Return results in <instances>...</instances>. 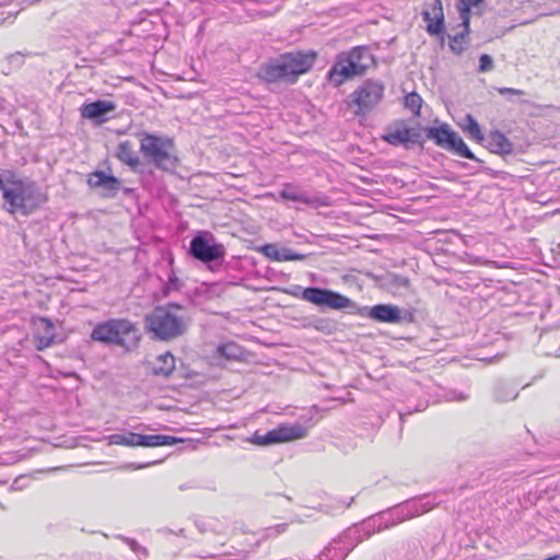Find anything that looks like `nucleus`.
<instances>
[{
	"label": "nucleus",
	"instance_id": "f257e3e1",
	"mask_svg": "<svg viewBox=\"0 0 560 560\" xmlns=\"http://www.w3.org/2000/svg\"><path fill=\"white\" fill-rule=\"evenodd\" d=\"M0 190L11 213L27 215L47 201V194L34 180L10 170L0 173Z\"/></svg>",
	"mask_w": 560,
	"mask_h": 560
},
{
	"label": "nucleus",
	"instance_id": "f03ea898",
	"mask_svg": "<svg viewBox=\"0 0 560 560\" xmlns=\"http://www.w3.org/2000/svg\"><path fill=\"white\" fill-rule=\"evenodd\" d=\"M316 56L313 50L282 54L278 58L262 63L258 69L257 78L268 83H293L299 75L306 73L313 67Z\"/></svg>",
	"mask_w": 560,
	"mask_h": 560
},
{
	"label": "nucleus",
	"instance_id": "7ed1b4c3",
	"mask_svg": "<svg viewBox=\"0 0 560 560\" xmlns=\"http://www.w3.org/2000/svg\"><path fill=\"white\" fill-rule=\"evenodd\" d=\"M91 340L108 346H118L127 351L136 349L141 335L135 323L127 318H112L97 323L91 335Z\"/></svg>",
	"mask_w": 560,
	"mask_h": 560
},
{
	"label": "nucleus",
	"instance_id": "20e7f679",
	"mask_svg": "<svg viewBox=\"0 0 560 560\" xmlns=\"http://www.w3.org/2000/svg\"><path fill=\"white\" fill-rule=\"evenodd\" d=\"M182 307L175 304L158 306L144 317L147 330L154 339L170 341L183 336L187 322L179 314Z\"/></svg>",
	"mask_w": 560,
	"mask_h": 560
},
{
	"label": "nucleus",
	"instance_id": "39448f33",
	"mask_svg": "<svg viewBox=\"0 0 560 560\" xmlns=\"http://www.w3.org/2000/svg\"><path fill=\"white\" fill-rule=\"evenodd\" d=\"M140 137V152L148 163L165 172H171L177 166L178 159L172 138L148 132L141 133Z\"/></svg>",
	"mask_w": 560,
	"mask_h": 560
},
{
	"label": "nucleus",
	"instance_id": "423d86ee",
	"mask_svg": "<svg viewBox=\"0 0 560 560\" xmlns=\"http://www.w3.org/2000/svg\"><path fill=\"white\" fill-rule=\"evenodd\" d=\"M372 523L369 521L360 527L350 528L334 539L318 556V560H345L355 545L370 536Z\"/></svg>",
	"mask_w": 560,
	"mask_h": 560
},
{
	"label": "nucleus",
	"instance_id": "0eeeda50",
	"mask_svg": "<svg viewBox=\"0 0 560 560\" xmlns=\"http://www.w3.org/2000/svg\"><path fill=\"white\" fill-rule=\"evenodd\" d=\"M425 136L438 147L453 154L482 163V161L470 151L457 132H455L447 124H442L439 127L427 128Z\"/></svg>",
	"mask_w": 560,
	"mask_h": 560
},
{
	"label": "nucleus",
	"instance_id": "6e6552de",
	"mask_svg": "<svg viewBox=\"0 0 560 560\" xmlns=\"http://www.w3.org/2000/svg\"><path fill=\"white\" fill-rule=\"evenodd\" d=\"M108 445H124L129 447H156L164 445H175L182 442L180 439L171 435H144L135 432H124L110 434L107 438Z\"/></svg>",
	"mask_w": 560,
	"mask_h": 560
},
{
	"label": "nucleus",
	"instance_id": "1a4fd4ad",
	"mask_svg": "<svg viewBox=\"0 0 560 560\" xmlns=\"http://www.w3.org/2000/svg\"><path fill=\"white\" fill-rule=\"evenodd\" d=\"M384 85L378 81H364L352 94V103L358 106L357 115H365L383 98Z\"/></svg>",
	"mask_w": 560,
	"mask_h": 560
},
{
	"label": "nucleus",
	"instance_id": "9d476101",
	"mask_svg": "<svg viewBox=\"0 0 560 560\" xmlns=\"http://www.w3.org/2000/svg\"><path fill=\"white\" fill-rule=\"evenodd\" d=\"M306 434L307 430L303 425L284 423L265 434L256 432L252 438V442L257 445H270L303 439Z\"/></svg>",
	"mask_w": 560,
	"mask_h": 560
},
{
	"label": "nucleus",
	"instance_id": "9b49d317",
	"mask_svg": "<svg viewBox=\"0 0 560 560\" xmlns=\"http://www.w3.org/2000/svg\"><path fill=\"white\" fill-rule=\"evenodd\" d=\"M301 298L314 305L327 306L332 310L348 308L353 304L350 299L338 292L317 287L305 288Z\"/></svg>",
	"mask_w": 560,
	"mask_h": 560
},
{
	"label": "nucleus",
	"instance_id": "f8f14e48",
	"mask_svg": "<svg viewBox=\"0 0 560 560\" xmlns=\"http://www.w3.org/2000/svg\"><path fill=\"white\" fill-rule=\"evenodd\" d=\"M208 236L207 233L196 235L190 241L189 254L206 264L223 259L224 246L215 243L212 236Z\"/></svg>",
	"mask_w": 560,
	"mask_h": 560
},
{
	"label": "nucleus",
	"instance_id": "ddd939ff",
	"mask_svg": "<svg viewBox=\"0 0 560 560\" xmlns=\"http://www.w3.org/2000/svg\"><path fill=\"white\" fill-rule=\"evenodd\" d=\"M438 504V502L432 501L429 497L406 501L390 512V516L397 518V522H393V524L424 514Z\"/></svg>",
	"mask_w": 560,
	"mask_h": 560
},
{
	"label": "nucleus",
	"instance_id": "4468645a",
	"mask_svg": "<svg viewBox=\"0 0 560 560\" xmlns=\"http://www.w3.org/2000/svg\"><path fill=\"white\" fill-rule=\"evenodd\" d=\"M479 2H460V5L458 7L459 16L462 20L459 26L462 27V31L455 35H448L450 49L456 55H460L467 47L469 35L470 5H476Z\"/></svg>",
	"mask_w": 560,
	"mask_h": 560
},
{
	"label": "nucleus",
	"instance_id": "2eb2a0df",
	"mask_svg": "<svg viewBox=\"0 0 560 560\" xmlns=\"http://www.w3.org/2000/svg\"><path fill=\"white\" fill-rule=\"evenodd\" d=\"M423 21L427 23L425 31L432 36L445 39V23L442 2H430L422 11Z\"/></svg>",
	"mask_w": 560,
	"mask_h": 560
},
{
	"label": "nucleus",
	"instance_id": "dca6fc26",
	"mask_svg": "<svg viewBox=\"0 0 560 560\" xmlns=\"http://www.w3.org/2000/svg\"><path fill=\"white\" fill-rule=\"evenodd\" d=\"M366 66H358L353 63L346 55L339 56L337 62L329 70V80L336 85L342 84L355 75H361L365 72Z\"/></svg>",
	"mask_w": 560,
	"mask_h": 560
},
{
	"label": "nucleus",
	"instance_id": "f3484780",
	"mask_svg": "<svg viewBox=\"0 0 560 560\" xmlns=\"http://www.w3.org/2000/svg\"><path fill=\"white\" fill-rule=\"evenodd\" d=\"M360 315L378 323L398 324L402 320L400 308L393 304H377L372 307H364L360 311Z\"/></svg>",
	"mask_w": 560,
	"mask_h": 560
},
{
	"label": "nucleus",
	"instance_id": "a211bd4d",
	"mask_svg": "<svg viewBox=\"0 0 560 560\" xmlns=\"http://www.w3.org/2000/svg\"><path fill=\"white\" fill-rule=\"evenodd\" d=\"M383 139L393 145H402L406 149L412 148L415 144H421L420 132L407 126H399L388 130Z\"/></svg>",
	"mask_w": 560,
	"mask_h": 560
},
{
	"label": "nucleus",
	"instance_id": "6ab92c4d",
	"mask_svg": "<svg viewBox=\"0 0 560 560\" xmlns=\"http://www.w3.org/2000/svg\"><path fill=\"white\" fill-rule=\"evenodd\" d=\"M88 184L91 188L100 189V194L105 198H114L121 188L118 178L106 175L103 171L92 173L88 178Z\"/></svg>",
	"mask_w": 560,
	"mask_h": 560
},
{
	"label": "nucleus",
	"instance_id": "aec40b11",
	"mask_svg": "<svg viewBox=\"0 0 560 560\" xmlns=\"http://www.w3.org/2000/svg\"><path fill=\"white\" fill-rule=\"evenodd\" d=\"M116 105L110 101L97 100L92 103L82 105L80 112L83 118L95 120L96 122L105 121V115L114 112Z\"/></svg>",
	"mask_w": 560,
	"mask_h": 560
},
{
	"label": "nucleus",
	"instance_id": "412c9836",
	"mask_svg": "<svg viewBox=\"0 0 560 560\" xmlns=\"http://www.w3.org/2000/svg\"><path fill=\"white\" fill-rule=\"evenodd\" d=\"M280 198L283 200L298 201L312 206L325 205L324 202L319 201V198L310 197L306 192L290 184L285 185L280 191Z\"/></svg>",
	"mask_w": 560,
	"mask_h": 560
},
{
	"label": "nucleus",
	"instance_id": "4be33fe9",
	"mask_svg": "<svg viewBox=\"0 0 560 560\" xmlns=\"http://www.w3.org/2000/svg\"><path fill=\"white\" fill-rule=\"evenodd\" d=\"M117 159L127 164L128 166L135 168L140 164V160L133 151L132 143L130 141H121L117 147L116 152Z\"/></svg>",
	"mask_w": 560,
	"mask_h": 560
},
{
	"label": "nucleus",
	"instance_id": "5701e85b",
	"mask_svg": "<svg viewBox=\"0 0 560 560\" xmlns=\"http://www.w3.org/2000/svg\"><path fill=\"white\" fill-rule=\"evenodd\" d=\"M42 324L44 325V334L35 336V347L38 351L49 348L55 341V328L52 324L46 318L42 319Z\"/></svg>",
	"mask_w": 560,
	"mask_h": 560
},
{
	"label": "nucleus",
	"instance_id": "b1692460",
	"mask_svg": "<svg viewBox=\"0 0 560 560\" xmlns=\"http://www.w3.org/2000/svg\"><path fill=\"white\" fill-rule=\"evenodd\" d=\"M175 369V358L172 353L165 352L160 354L156 359V364L153 368L155 375L170 376Z\"/></svg>",
	"mask_w": 560,
	"mask_h": 560
},
{
	"label": "nucleus",
	"instance_id": "393cba45",
	"mask_svg": "<svg viewBox=\"0 0 560 560\" xmlns=\"http://www.w3.org/2000/svg\"><path fill=\"white\" fill-rule=\"evenodd\" d=\"M493 395L498 402H506L515 399L518 393L512 384L500 381L494 386Z\"/></svg>",
	"mask_w": 560,
	"mask_h": 560
},
{
	"label": "nucleus",
	"instance_id": "a878e982",
	"mask_svg": "<svg viewBox=\"0 0 560 560\" xmlns=\"http://www.w3.org/2000/svg\"><path fill=\"white\" fill-rule=\"evenodd\" d=\"M489 143L495 153H510L513 150L511 141L500 131L490 133Z\"/></svg>",
	"mask_w": 560,
	"mask_h": 560
},
{
	"label": "nucleus",
	"instance_id": "bb28decb",
	"mask_svg": "<svg viewBox=\"0 0 560 560\" xmlns=\"http://www.w3.org/2000/svg\"><path fill=\"white\" fill-rule=\"evenodd\" d=\"M463 131L468 135V137L477 142H481L483 140V135L481 132L480 126L478 121L470 115L467 114L463 125L460 126Z\"/></svg>",
	"mask_w": 560,
	"mask_h": 560
},
{
	"label": "nucleus",
	"instance_id": "cd10ccee",
	"mask_svg": "<svg viewBox=\"0 0 560 560\" xmlns=\"http://www.w3.org/2000/svg\"><path fill=\"white\" fill-rule=\"evenodd\" d=\"M249 7H246L245 10L247 11L248 15L253 20L258 19H266L271 15H273L279 8H273L271 10L262 8L264 4H267L268 2H247Z\"/></svg>",
	"mask_w": 560,
	"mask_h": 560
},
{
	"label": "nucleus",
	"instance_id": "c85d7f7f",
	"mask_svg": "<svg viewBox=\"0 0 560 560\" xmlns=\"http://www.w3.org/2000/svg\"><path fill=\"white\" fill-rule=\"evenodd\" d=\"M196 527L198 530L202 534L206 533H215V534H222L223 533V525L218 518L214 517H206L200 518L195 522Z\"/></svg>",
	"mask_w": 560,
	"mask_h": 560
},
{
	"label": "nucleus",
	"instance_id": "c756f323",
	"mask_svg": "<svg viewBox=\"0 0 560 560\" xmlns=\"http://www.w3.org/2000/svg\"><path fill=\"white\" fill-rule=\"evenodd\" d=\"M405 106L410 109L416 116H420L422 106V98L418 93H409L405 96Z\"/></svg>",
	"mask_w": 560,
	"mask_h": 560
},
{
	"label": "nucleus",
	"instance_id": "7c9ffc66",
	"mask_svg": "<svg viewBox=\"0 0 560 560\" xmlns=\"http://www.w3.org/2000/svg\"><path fill=\"white\" fill-rule=\"evenodd\" d=\"M259 252L273 261H282V248H279L275 244H265L259 248Z\"/></svg>",
	"mask_w": 560,
	"mask_h": 560
},
{
	"label": "nucleus",
	"instance_id": "2f4dec72",
	"mask_svg": "<svg viewBox=\"0 0 560 560\" xmlns=\"http://www.w3.org/2000/svg\"><path fill=\"white\" fill-rule=\"evenodd\" d=\"M353 63L365 66L362 61L370 58L368 50L363 47H354L346 55Z\"/></svg>",
	"mask_w": 560,
	"mask_h": 560
},
{
	"label": "nucleus",
	"instance_id": "473e14b6",
	"mask_svg": "<svg viewBox=\"0 0 560 560\" xmlns=\"http://www.w3.org/2000/svg\"><path fill=\"white\" fill-rule=\"evenodd\" d=\"M281 256H282V261H298V260H303L305 258V255L295 253L292 249L287 248V247L282 248Z\"/></svg>",
	"mask_w": 560,
	"mask_h": 560
},
{
	"label": "nucleus",
	"instance_id": "72a5a7b5",
	"mask_svg": "<svg viewBox=\"0 0 560 560\" xmlns=\"http://www.w3.org/2000/svg\"><path fill=\"white\" fill-rule=\"evenodd\" d=\"M493 68V59L490 55L482 54L479 58V72H488Z\"/></svg>",
	"mask_w": 560,
	"mask_h": 560
},
{
	"label": "nucleus",
	"instance_id": "f704fd0d",
	"mask_svg": "<svg viewBox=\"0 0 560 560\" xmlns=\"http://www.w3.org/2000/svg\"><path fill=\"white\" fill-rule=\"evenodd\" d=\"M219 352L226 357L228 359L236 358L237 357V348L233 343H228L219 347Z\"/></svg>",
	"mask_w": 560,
	"mask_h": 560
},
{
	"label": "nucleus",
	"instance_id": "c9c22d12",
	"mask_svg": "<svg viewBox=\"0 0 560 560\" xmlns=\"http://www.w3.org/2000/svg\"><path fill=\"white\" fill-rule=\"evenodd\" d=\"M498 92L501 95L510 94V95H518L520 96V95H524L525 94V92L523 90L513 89V88H499Z\"/></svg>",
	"mask_w": 560,
	"mask_h": 560
},
{
	"label": "nucleus",
	"instance_id": "e433bc0d",
	"mask_svg": "<svg viewBox=\"0 0 560 560\" xmlns=\"http://www.w3.org/2000/svg\"><path fill=\"white\" fill-rule=\"evenodd\" d=\"M179 289V280L178 278L172 273L168 277V282H167V290H178Z\"/></svg>",
	"mask_w": 560,
	"mask_h": 560
},
{
	"label": "nucleus",
	"instance_id": "4c0bfd02",
	"mask_svg": "<svg viewBox=\"0 0 560 560\" xmlns=\"http://www.w3.org/2000/svg\"><path fill=\"white\" fill-rule=\"evenodd\" d=\"M467 398H468V396L466 394L459 393L458 395L453 396L451 399L463 401V400H466Z\"/></svg>",
	"mask_w": 560,
	"mask_h": 560
},
{
	"label": "nucleus",
	"instance_id": "58836bf2",
	"mask_svg": "<svg viewBox=\"0 0 560 560\" xmlns=\"http://www.w3.org/2000/svg\"><path fill=\"white\" fill-rule=\"evenodd\" d=\"M284 529H285V525L284 524L278 525L277 527L273 528L276 534H281V533L284 532Z\"/></svg>",
	"mask_w": 560,
	"mask_h": 560
},
{
	"label": "nucleus",
	"instance_id": "ea45409f",
	"mask_svg": "<svg viewBox=\"0 0 560 560\" xmlns=\"http://www.w3.org/2000/svg\"><path fill=\"white\" fill-rule=\"evenodd\" d=\"M128 544L133 551H137V549L139 548L138 542L135 540H128Z\"/></svg>",
	"mask_w": 560,
	"mask_h": 560
},
{
	"label": "nucleus",
	"instance_id": "a19ab883",
	"mask_svg": "<svg viewBox=\"0 0 560 560\" xmlns=\"http://www.w3.org/2000/svg\"><path fill=\"white\" fill-rule=\"evenodd\" d=\"M150 464H139V465H129L130 467H132L133 469H141V468H144V467H148Z\"/></svg>",
	"mask_w": 560,
	"mask_h": 560
},
{
	"label": "nucleus",
	"instance_id": "79ce46f5",
	"mask_svg": "<svg viewBox=\"0 0 560 560\" xmlns=\"http://www.w3.org/2000/svg\"><path fill=\"white\" fill-rule=\"evenodd\" d=\"M555 13H560V9H559V10H556V11H553V12H549V13H547V12H540L538 15H539V16H542V15H550V14H555Z\"/></svg>",
	"mask_w": 560,
	"mask_h": 560
},
{
	"label": "nucleus",
	"instance_id": "37998d69",
	"mask_svg": "<svg viewBox=\"0 0 560 560\" xmlns=\"http://www.w3.org/2000/svg\"><path fill=\"white\" fill-rule=\"evenodd\" d=\"M214 557H215V555H212V553L199 556V558H201V559H210V558H214Z\"/></svg>",
	"mask_w": 560,
	"mask_h": 560
},
{
	"label": "nucleus",
	"instance_id": "c03bdc74",
	"mask_svg": "<svg viewBox=\"0 0 560 560\" xmlns=\"http://www.w3.org/2000/svg\"><path fill=\"white\" fill-rule=\"evenodd\" d=\"M417 410H418V411L425 410V406H424V407H422L421 409L419 408V409H417Z\"/></svg>",
	"mask_w": 560,
	"mask_h": 560
}]
</instances>
